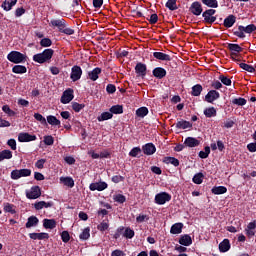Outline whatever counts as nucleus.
I'll use <instances>...</instances> for the list:
<instances>
[{
    "label": "nucleus",
    "mask_w": 256,
    "mask_h": 256,
    "mask_svg": "<svg viewBox=\"0 0 256 256\" xmlns=\"http://www.w3.org/2000/svg\"><path fill=\"white\" fill-rule=\"evenodd\" d=\"M55 51L52 48L44 49L43 52L35 54L32 56V61L38 64L50 63Z\"/></svg>",
    "instance_id": "f257e3e1"
},
{
    "label": "nucleus",
    "mask_w": 256,
    "mask_h": 256,
    "mask_svg": "<svg viewBox=\"0 0 256 256\" xmlns=\"http://www.w3.org/2000/svg\"><path fill=\"white\" fill-rule=\"evenodd\" d=\"M256 31V26L255 24H248L246 27L239 25L238 27H235L232 29V33L234 36L240 38V39H245L247 34L254 33Z\"/></svg>",
    "instance_id": "f03ea898"
},
{
    "label": "nucleus",
    "mask_w": 256,
    "mask_h": 256,
    "mask_svg": "<svg viewBox=\"0 0 256 256\" xmlns=\"http://www.w3.org/2000/svg\"><path fill=\"white\" fill-rule=\"evenodd\" d=\"M7 59L13 64H21L26 62V56L18 51L9 52L7 55Z\"/></svg>",
    "instance_id": "7ed1b4c3"
},
{
    "label": "nucleus",
    "mask_w": 256,
    "mask_h": 256,
    "mask_svg": "<svg viewBox=\"0 0 256 256\" xmlns=\"http://www.w3.org/2000/svg\"><path fill=\"white\" fill-rule=\"evenodd\" d=\"M171 200H172V195H170L168 192H160V193H157L156 196H154V203L160 206H163L166 203H169Z\"/></svg>",
    "instance_id": "20e7f679"
},
{
    "label": "nucleus",
    "mask_w": 256,
    "mask_h": 256,
    "mask_svg": "<svg viewBox=\"0 0 256 256\" xmlns=\"http://www.w3.org/2000/svg\"><path fill=\"white\" fill-rule=\"evenodd\" d=\"M26 198L30 200H35L41 197L42 192L39 186H32L30 190H26Z\"/></svg>",
    "instance_id": "39448f33"
},
{
    "label": "nucleus",
    "mask_w": 256,
    "mask_h": 256,
    "mask_svg": "<svg viewBox=\"0 0 256 256\" xmlns=\"http://www.w3.org/2000/svg\"><path fill=\"white\" fill-rule=\"evenodd\" d=\"M83 70L80 66L75 65L71 68L70 79L72 82H77L82 78Z\"/></svg>",
    "instance_id": "423d86ee"
},
{
    "label": "nucleus",
    "mask_w": 256,
    "mask_h": 256,
    "mask_svg": "<svg viewBox=\"0 0 256 256\" xmlns=\"http://www.w3.org/2000/svg\"><path fill=\"white\" fill-rule=\"evenodd\" d=\"M49 27L57 28L60 31L67 27V23L64 18L52 19L49 21Z\"/></svg>",
    "instance_id": "0eeeda50"
},
{
    "label": "nucleus",
    "mask_w": 256,
    "mask_h": 256,
    "mask_svg": "<svg viewBox=\"0 0 256 256\" xmlns=\"http://www.w3.org/2000/svg\"><path fill=\"white\" fill-rule=\"evenodd\" d=\"M74 99V90L72 88H68L63 91L61 96V103L62 104H69Z\"/></svg>",
    "instance_id": "6e6552de"
},
{
    "label": "nucleus",
    "mask_w": 256,
    "mask_h": 256,
    "mask_svg": "<svg viewBox=\"0 0 256 256\" xmlns=\"http://www.w3.org/2000/svg\"><path fill=\"white\" fill-rule=\"evenodd\" d=\"M204 9L202 8V5L199 1H194L189 6V12L192 13L193 16H200Z\"/></svg>",
    "instance_id": "1a4fd4ad"
},
{
    "label": "nucleus",
    "mask_w": 256,
    "mask_h": 256,
    "mask_svg": "<svg viewBox=\"0 0 256 256\" xmlns=\"http://www.w3.org/2000/svg\"><path fill=\"white\" fill-rule=\"evenodd\" d=\"M37 140V136L30 133H20L18 134V142L20 143H30Z\"/></svg>",
    "instance_id": "9d476101"
},
{
    "label": "nucleus",
    "mask_w": 256,
    "mask_h": 256,
    "mask_svg": "<svg viewBox=\"0 0 256 256\" xmlns=\"http://www.w3.org/2000/svg\"><path fill=\"white\" fill-rule=\"evenodd\" d=\"M108 187L109 185L106 182H94V183H90L89 185V189L92 192H95V191L102 192V191H105Z\"/></svg>",
    "instance_id": "9b49d317"
},
{
    "label": "nucleus",
    "mask_w": 256,
    "mask_h": 256,
    "mask_svg": "<svg viewBox=\"0 0 256 256\" xmlns=\"http://www.w3.org/2000/svg\"><path fill=\"white\" fill-rule=\"evenodd\" d=\"M135 73L144 79L147 76V66L145 63L138 62L135 65Z\"/></svg>",
    "instance_id": "f8f14e48"
},
{
    "label": "nucleus",
    "mask_w": 256,
    "mask_h": 256,
    "mask_svg": "<svg viewBox=\"0 0 256 256\" xmlns=\"http://www.w3.org/2000/svg\"><path fill=\"white\" fill-rule=\"evenodd\" d=\"M220 98V94L217 90H210L205 96V101L208 104H213L214 101H217Z\"/></svg>",
    "instance_id": "ddd939ff"
},
{
    "label": "nucleus",
    "mask_w": 256,
    "mask_h": 256,
    "mask_svg": "<svg viewBox=\"0 0 256 256\" xmlns=\"http://www.w3.org/2000/svg\"><path fill=\"white\" fill-rule=\"evenodd\" d=\"M152 75L156 79H164L167 76V70L163 67H156L152 70Z\"/></svg>",
    "instance_id": "4468645a"
},
{
    "label": "nucleus",
    "mask_w": 256,
    "mask_h": 256,
    "mask_svg": "<svg viewBox=\"0 0 256 256\" xmlns=\"http://www.w3.org/2000/svg\"><path fill=\"white\" fill-rule=\"evenodd\" d=\"M184 146H187L188 148H195L197 146H200V140H197L195 137H187L184 140Z\"/></svg>",
    "instance_id": "2eb2a0df"
},
{
    "label": "nucleus",
    "mask_w": 256,
    "mask_h": 256,
    "mask_svg": "<svg viewBox=\"0 0 256 256\" xmlns=\"http://www.w3.org/2000/svg\"><path fill=\"white\" fill-rule=\"evenodd\" d=\"M142 151H143L144 155L152 156L156 152V147L152 143L144 144L142 147Z\"/></svg>",
    "instance_id": "dca6fc26"
},
{
    "label": "nucleus",
    "mask_w": 256,
    "mask_h": 256,
    "mask_svg": "<svg viewBox=\"0 0 256 256\" xmlns=\"http://www.w3.org/2000/svg\"><path fill=\"white\" fill-rule=\"evenodd\" d=\"M29 237L31 240H39V241H43V240H48L50 238V234L46 233V232H42V233H30Z\"/></svg>",
    "instance_id": "f3484780"
},
{
    "label": "nucleus",
    "mask_w": 256,
    "mask_h": 256,
    "mask_svg": "<svg viewBox=\"0 0 256 256\" xmlns=\"http://www.w3.org/2000/svg\"><path fill=\"white\" fill-rule=\"evenodd\" d=\"M236 21H237V17L233 14H230L228 17L224 19L223 26L226 29L232 28L235 25Z\"/></svg>",
    "instance_id": "a211bd4d"
},
{
    "label": "nucleus",
    "mask_w": 256,
    "mask_h": 256,
    "mask_svg": "<svg viewBox=\"0 0 256 256\" xmlns=\"http://www.w3.org/2000/svg\"><path fill=\"white\" fill-rule=\"evenodd\" d=\"M102 73V69L100 67H95L92 71L88 72V79L96 82Z\"/></svg>",
    "instance_id": "6ab92c4d"
},
{
    "label": "nucleus",
    "mask_w": 256,
    "mask_h": 256,
    "mask_svg": "<svg viewBox=\"0 0 256 256\" xmlns=\"http://www.w3.org/2000/svg\"><path fill=\"white\" fill-rule=\"evenodd\" d=\"M179 244L183 245L185 247L191 246L192 245V238L190 234H183L179 238Z\"/></svg>",
    "instance_id": "aec40b11"
},
{
    "label": "nucleus",
    "mask_w": 256,
    "mask_h": 256,
    "mask_svg": "<svg viewBox=\"0 0 256 256\" xmlns=\"http://www.w3.org/2000/svg\"><path fill=\"white\" fill-rule=\"evenodd\" d=\"M153 57L156 58L157 60L164 61V62L172 61V57L163 52H153Z\"/></svg>",
    "instance_id": "412c9836"
},
{
    "label": "nucleus",
    "mask_w": 256,
    "mask_h": 256,
    "mask_svg": "<svg viewBox=\"0 0 256 256\" xmlns=\"http://www.w3.org/2000/svg\"><path fill=\"white\" fill-rule=\"evenodd\" d=\"M57 226L56 220L55 219H44L43 220V227L44 229H49V230H53L55 229Z\"/></svg>",
    "instance_id": "4be33fe9"
},
{
    "label": "nucleus",
    "mask_w": 256,
    "mask_h": 256,
    "mask_svg": "<svg viewBox=\"0 0 256 256\" xmlns=\"http://www.w3.org/2000/svg\"><path fill=\"white\" fill-rule=\"evenodd\" d=\"M175 127H176V129H183V130L191 129L192 123L182 119V120L176 122Z\"/></svg>",
    "instance_id": "5701e85b"
},
{
    "label": "nucleus",
    "mask_w": 256,
    "mask_h": 256,
    "mask_svg": "<svg viewBox=\"0 0 256 256\" xmlns=\"http://www.w3.org/2000/svg\"><path fill=\"white\" fill-rule=\"evenodd\" d=\"M53 207V202H45V201H39V202H36L34 203V208L36 210H42L43 208H51Z\"/></svg>",
    "instance_id": "b1692460"
},
{
    "label": "nucleus",
    "mask_w": 256,
    "mask_h": 256,
    "mask_svg": "<svg viewBox=\"0 0 256 256\" xmlns=\"http://www.w3.org/2000/svg\"><path fill=\"white\" fill-rule=\"evenodd\" d=\"M60 182L70 189H73L75 186L74 179L71 177H61Z\"/></svg>",
    "instance_id": "393cba45"
},
{
    "label": "nucleus",
    "mask_w": 256,
    "mask_h": 256,
    "mask_svg": "<svg viewBox=\"0 0 256 256\" xmlns=\"http://www.w3.org/2000/svg\"><path fill=\"white\" fill-rule=\"evenodd\" d=\"M231 249V243L227 238L223 240V242H220L219 244V250L221 253H225Z\"/></svg>",
    "instance_id": "a878e982"
},
{
    "label": "nucleus",
    "mask_w": 256,
    "mask_h": 256,
    "mask_svg": "<svg viewBox=\"0 0 256 256\" xmlns=\"http://www.w3.org/2000/svg\"><path fill=\"white\" fill-rule=\"evenodd\" d=\"M183 230V223H175L172 224L171 228H170V234H181Z\"/></svg>",
    "instance_id": "bb28decb"
},
{
    "label": "nucleus",
    "mask_w": 256,
    "mask_h": 256,
    "mask_svg": "<svg viewBox=\"0 0 256 256\" xmlns=\"http://www.w3.org/2000/svg\"><path fill=\"white\" fill-rule=\"evenodd\" d=\"M38 223H39L38 217L31 216V217L27 218V222L25 224V227L27 229H30L32 227H36L38 225Z\"/></svg>",
    "instance_id": "cd10ccee"
},
{
    "label": "nucleus",
    "mask_w": 256,
    "mask_h": 256,
    "mask_svg": "<svg viewBox=\"0 0 256 256\" xmlns=\"http://www.w3.org/2000/svg\"><path fill=\"white\" fill-rule=\"evenodd\" d=\"M211 192L214 195H224L225 193H227V187H225V186H214L211 189Z\"/></svg>",
    "instance_id": "c85d7f7f"
},
{
    "label": "nucleus",
    "mask_w": 256,
    "mask_h": 256,
    "mask_svg": "<svg viewBox=\"0 0 256 256\" xmlns=\"http://www.w3.org/2000/svg\"><path fill=\"white\" fill-rule=\"evenodd\" d=\"M3 211L4 213H11L12 215H15V205L11 203H3Z\"/></svg>",
    "instance_id": "c756f323"
},
{
    "label": "nucleus",
    "mask_w": 256,
    "mask_h": 256,
    "mask_svg": "<svg viewBox=\"0 0 256 256\" xmlns=\"http://www.w3.org/2000/svg\"><path fill=\"white\" fill-rule=\"evenodd\" d=\"M203 115H205L206 118H213L217 116V109L214 107L207 108L203 111Z\"/></svg>",
    "instance_id": "7c9ffc66"
},
{
    "label": "nucleus",
    "mask_w": 256,
    "mask_h": 256,
    "mask_svg": "<svg viewBox=\"0 0 256 256\" xmlns=\"http://www.w3.org/2000/svg\"><path fill=\"white\" fill-rule=\"evenodd\" d=\"M135 115H137L138 118H145L147 115H149V108L140 107L135 112Z\"/></svg>",
    "instance_id": "2f4dec72"
},
{
    "label": "nucleus",
    "mask_w": 256,
    "mask_h": 256,
    "mask_svg": "<svg viewBox=\"0 0 256 256\" xmlns=\"http://www.w3.org/2000/svg\"><path fill=\"white\" fill-rule=\"evenodd\" d=\"M28 69L23 65H15L12 67V73L14 74H25Z\"/></svg>",
    "instance_id": "473e14b6"
},
{
    "label": "nucleus",
    "mask_w": 256,
    "mask_h": 256,
    "mask_svg": "<svg viewBox=\"0 0 256 256\" xmlns=\"http://www.w3.org/2000/svg\"><path fill=\"white\" fill-rule=\"evenodd\" d=\"M46 121L49 125H52V126H60L61 125V121L59 119H57L56 116H54V115H48Z\"/></svg>",
    "instance_id": "72a5a7b5"
},
{
    "label": "nucleus",
    "mask_w": 256,
    "mask_h": 256,
    "mask_svg": "<svg viewBox=\"0 0 256 256\" xmlns=\"http://www.w3.org/2000/svg\"><path fill=\"white\" fill-rule=\"evenodd\" d=\"M110 113H112L113 115L123 114V105H120V104L113 105L110 108Z\"/></svg>",
    "instance_id": "f704fd0d"
},
{
    "label": "nucleus",
    "mask_w": 256,
    "mask_h": 256,
    "mask_svg": "<svg viewBox=\"0 0 256 256\" xmlns=\"http://www.w3.org/2000/svg\"><path fill=\"white\" fill-rule=\"evenodd\" d=\"M226 48H228L232 53H241L243 51V48L238 44L229 43Z\"/></svg>",
    "instance_id": "c9c22d12"
},
{
    "label": "nucleus",
    "mask_w": 256,
    "mask_h": 256,
    "mask_svg": "<svg viewBox=\"0 0 256 256\" xmlns=\"http://www.w3.org/2000/svg\"><path fill=\"white\" fill-rule=\"evenodd\" d=\"M12 159V152L11 150H2L0 151V162L4 160Z\"/></svg>",
    "instance_id": "e433bc0d"
},
{
    "label": "nucleus",
    "mask_w": 256,
    "mask_h": 256,
    "mask_svg": "<svg viewBox=\"0 0 256 256\" xmlns=\"http://www.w3.org/2000/svg\"><path fill=\"white\" fill-rule=\"evenodd\" d=\"M165 7L170 11H175L181 7V4H178L177 1H167Z\"/></svg>",
    "instance_id": "4c0bfd02"
},
{
    "label": "nucleus",
    "mask_w": 256,
    "mask_h": 256,
    "mask_svg": "<svg viewBox=\"0 0 256 256\" xmlns=\"http://www.w3.org/2000/svg\"><path fill=\"white\" fill-rule=\"evenodd\" d=\"M203 88L201 86V84H196L192 87V92L191 95L193 97H199L201 95Z\"/></svg>",
    "instance_id": "58836bf2"
},
{
    "label": "nucleus",
    "mask_w": 256,
    "mask_h": 256,
    "mask_svg": "<svg viewBox=\"0 0 256 256\" xmlns=\"http://www.w3.org/2000/svg\"><path fill=\"white\" fill-rule=\"evenodd\" d=\"M113 118V114L111 112H102L101 115L97 117V120L99 122L107 121Z\"/></svg>",
    "instance_id": "ea45409f"
},
{
    "label": "nucleus",
    "mask_w": 256,
    "mask_h": 256,
    "mask_svg": "<svg viewBox=\"0 0 256 256\" xmlns=\"http://www.w3.org/2000/svg\"><path fill=\"white\" fill-rule=\"evenodd\" d=\"M83 10V6L81 2L74 1L71 6V11L74 13H80Z\"/></svg>",
    "instance_id": "a19ab883"
},
{
    "label": "nucleus",
    "mask_w": 256,
    "mask_h": 256,
    "mask_svg": "<svg viewBox=\"0 0 256 256\" xmlns=\"http://www.w3.org/2000/svg\"><path fill=\"white\" fill-rule=\"evenodd\" d=\"M164 163L166 164H171L174 167H178L180 162L177 158L174 157H165L164 158Z\"/></svg>",
    "instance_id": "79ce46f5"
},
{
    "label": "nucleus",
    "mask_w": 256,
    "mask_h": 256,
    "mask_svg": "<svg viewBox=\"0 0 256 256\" xmlns=\"http://www.w3.org/2000/svg\"><path fill=\"white\" fill-rule=\"evenodd\" d=\"M239 68L243 69L247 73H255V67L246 63H239Z\"/></svg>",
    "instance_id": "37998d69"
},
{
    "label": "nucleus",
    "mask_w": 256,
    "mask_h": 256,
    "mask_svg": "<svg viewBox=\"0 0 256 256\" xmlns=\"http://www.w3.org/2000/svg\"><path fill=\"white\" fill-rule=\"evenodd\" d=\"M16 3H17L16 1H11V2L4 1L2 3L1 7H2V9H4V11L9 12L12 9V7H14L16 5Z\"/></svg>",
    "instance_id": "c03bdc74"
},
{
    "label": "nucleus",
    "mask_w": 256,
    "mask_h": 256,
    "mask_svg": "<svg viewBox=\"0 0 256 256\" xmlns=\"http://www.w3.org/2000/svg\"><path fill=\"white\" fill-rule=\"evenodd\" d=\"M204 177H205L204 174L199 172V173H197L196 175L193 176L192 181L196 185H201L202 181L204 180Z\"/></svg>",
    "instance_id": "a18cd8bd"
},
{
    "label": "nucleus",
    "mask_w": 256,
    "mask_h": 256,
    "mask_svg": "<svg viewBox=\"0 0 256 256\" xmlns=\"http://www.w3.org/2000/svg\"><path fill=\"white\" fill-rule=\"evenodd\" d=\"M90 231L91 230L89 228H85L83 232H81L79 239L81 241H87L91 237Z\"/></svg>",
    "instance_id": "49530a36"
},
{
    "label": "nucleus",
    "mask_w": 256,
    "mask_h": 256,
    "mask_svg": "<svg viewBox=\"0 0 256 256\" xmlns=\"http://www.w3.org/2000/svg\"><path fill=\"white\" fill-rule=\"evenodd\" d=\"M113 201H115V203L124 204L127 202V198L122 194H116L113 195Z\"/></svg>",
    "instance_id": "de8ad7c7"
},
{
    "label": "nucleus",
    "mask_w": 256,
    "mask_h": 256,
    "mask_svg": "<svg viewBox=\"0 0 256 256\" xmlns=\"http://www.w3.org/2000/svg\"><path fill=\"white\" fill-rule=\"evenodd\" d=\"M2 111L6 113L9 117H14L16 115V112L10 108L9 105H3Z\"/></svg>",
    "instance_id": "09e8293b"
},
{
    "label": "nucleus",
    "mask_w": 256,
    "mask_h": 256,
    "mask_svg": "<svg viewBox=\"0 0 256 256\" xmlns=\"http://www.w3.org/2000/svg\"><path fill=\"white\" fill-rule=\"evenodd\" d=\"M139 10V6L135 7V8H131V16H133L134 18H143V14L141 11H138Z\"/></svg>",
    "instance_id": "8fccbe9b"
},
{
    "label": "nucleus",
    "mask_w": 256,
    "mask_h": 256,
    "mask_svg": "<svg viewBox=\"0 0 256 256\" xmlns=\"http://www.w3.org/2000/svg\"><path fill=\"white\" fill-rule=\"evenodd\" d=\"M219 80H220L221 83H223V85L226 86V87H231V85H232V80L229 79L227 76L220 75V76H219Z\"/></svg>",
    "instance_id": "3c124183"
},
{
    "label": "nucleus",
    "mask_w": 256,
    "mask_h": 256,
    "mask_svg": "<svg viewBox=\"0 0 256 256\" xmlns=\"http://www.w3.org/2000/svg\"><path fill=\"white\" fill-rule=\"evenodd\" d=\"M98 231L105 232L109 229V223L108 220H103L101 224H98L97 226Z\"/></svg>",
    "instance_id": "603ef678"
},
{
    "label": "nucleus",
    "mask_w": 256,
    "mask_h": 256,
    "mask_svg": "<svg viewBox=\"0 0 256 256\" xmlns=\"http://www.w3.org/2000/svg\"><path fill=\"white\" fill-rule=\"evenodd\" d=\"M235 124H236L235 120L226 119V121L223 123V125H221V128L232 129L233 126H235Z\"/></svg>",
    "instance_id": "864d4df0"
},
{
    "label": "nucleus",
    "mask_w": 256,
    "mask_h": 256,
    "mask_svg": "<svg viewBox=\"0 0 256 256\" xmlns=\"http://www.w3.org/2000/svg\"><path fill=\"white\" fill-rule=\"evenodd\" d=\"M232 104L237 105V106H245L247 104V101L245 98H234L232 100Z\"/></svg>",
    "instance_id": "5fc2aeb1"
},
{
    "label": "nucleus",
    "mask_w": 256,
    "mask_h": 256,
    "mask_svg": "<svg viewBox=\"0 0 256 256\" xmlns=\"http://www.w3.org/2000/svg\"><path fill=\"white\" fill-rule=\"evenodd\" d=\"M85 107V104H79L78 102H72V110H74L76 113H79L82 111Z\"/></svg>",
    "instance_id": "6e6d98bb"
},
{
    "label": "nucleus",
    "mask_w": 256,
    "mask_h": 256,
    "mask_svg": "<svg viewBox=\"0 0 256 256\" xmlns=\"http://www.w3.org/2000/svg\"><path fill=\"white\" fill-rule=\"evenodd\" d=\"M210 155V147L207 146L205 147V151H200V153H198V157H200L201 159H207Z\"/></svg>",
    "instance_id": "4d7b16f0"
},
{
    "label": "nucleus",
    "mask_w": 256,
    "mask_h": 256,
    "mask_svg": "<svg viewBox=\"0 0 256 256\" xmlns=\"http://www.w3.org/2000/svg\"><path fill=\"white\" fill-rule=\"evenodd\" d=\"M34 118L36 121L40 122V124L47 126L46 118H44L42 114L35 113Z\"/></svg>",
    "instance_id": "13d9d810"
},
{
    "label": "nucleus",
    "mask_w": 256,
    "mask_h": 256,
    "mask_svg": "<svg viewBox=\"0 0 256 256\" xmlns=\"http://www.w3.org/2000/svg\"><path fill=\"white\" fill-rule=\"evenodd\" d=\"M140 153H142V150L140 147H133V149H131L129 152V156L136 158Z\"/></svg>",
    "instance_id": "bf43d9fd"
},
{
    "label": "nucleus",
    "mask_w": 256,
    "mask_h": 256,
    "mask_svg": "<svg viewBox=\"0 0 256 256\" xmlns=\"http://www.w3.org/2000/svg\"><path fill=\"white\" fill-rule=\"evenodd\" d=\"M18 173H20V175L23 178H27V177H30V175H32V170H30L28 168H24V169L18 170Z\"/></svg>",
    "instance_id": "052dcab7"
},
{
    "label": "nucleus",
    "mask_w": 256,
    "mask_h": 256,
    "mask_svg": "<svg viewBox=\"0 0 256 256\" xmlns=\"http://www.w3.org/2000/svg\"><path fill=\"white\" fill-rule=\"evenodd\" d=\"M40 46L41 47H51L52 46V40L49 38H43L40 40Z\"/></svg>",
    "instance_id": "680f3d73"
},
{
    "label": "nucleus",
    "mask_w": 256,
    "mask_h": 256,
    "mask_svg": "<svg viewBox=\"0 0 256 256\" xmlns=\"http://www.w3.org/2000/svg\"><path fill=\"white\" fill-rule=\"evenodd\" d=\"M43 143L46 146H52L55 143V139L52 136H44Z\"/></svg>",
    "instance_id": "e2e57ef3"
},
{
    "label": "nucleus",
    "mask_w": 256,
    "mask_h": 256,
    "mask_svg": "<svg viewBox=\"0 0 256 256\" xmlns=\"http://www.w3.org/2000/svg\"><path fill=\"white\" fill-rule=\"evenodd\" d=\"M215 21H217V17L214 16H204L203 22L207 23L208 25L213 24Z\"/></svg>",
    "instance_id": "0e129e2a"
},
{
    "label": "nucleus",
    "mask_w": 256,
    "mask_h": 256,
    "mask_svg": "<svg viewBox=\"0 0 256 256\" xmlns=\"http://www.w3.org/2000/svg\"><path fill=\"white\" fill-rule=\"evenodd\" d=\"M61 240L63 243H69L70 241V234L68 231H62L61 233Z\"/></svg>",
    "instance_id": "69168bd1"
},
{
    "label": "nucleus",
    "mask_w": 256,
    "mask_h": 256,
    "mask_svg": "<svg viewBox=\"0 0 256 256\" xmlns=\"http://www.w3.org/2000/svg\"><path fill=\"white\" fill-rule=\"evenodd\" d=\"M59 32L65 34V35H67V36L74 35V33H75L74 29H72V28H66V27L63 28V29H61V30H59Z\"/></svg>",
    "instance_id": "338daca9"
},
{
    "label": "nucleus",
    "mask_w": 256,
    "mask_h": 256,
    "mask_svg": "<svg viewBox=\"0 0 256 256\" xmlns=\"http://www.w3.org/2000/svg\"><path fill=\"white\" fill-rule=\"evenodd\" d=\"M135 233L133 230L126 228L124 232V237L128 239H132L134 237Z\"/></svg>",
    "instance_id": "774afa93"
}]
</instances>
